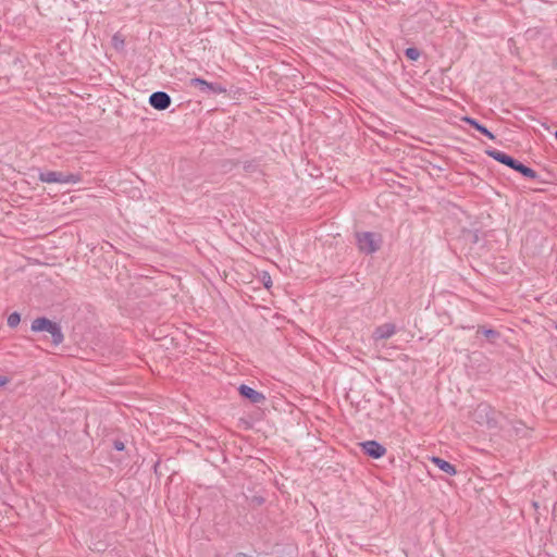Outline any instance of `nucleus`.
I'll return each instance as SVG.
<instances>
[{
    "label": "nucleus",
    "mask_w": 557,
    "mask_h": 557,
    "mask_svg": "<svg viewBox=\"0 0 557 557\" xmlns=\"http://www.w3.org/2000/svg\"><path fill=\"white\" fill-rule=\"evenodd\" d=\"M502 413L487 404H480L473 411V419L476 423L488 429H496L499 425Z\"/></svg>",
    "instance_id": "1"
},
{
    "label": "nucleus",
    "mask_w": 557,
    "mask_h": 557,
    "mask_svg": "<svg viewBox=\"0 0 557 557\" xmlns=\"http://www.w3.org/2000/svg\"><path fill=\"white\" fill-rule=\"evenodd\" d=\"M30 330L33 332H47L51 335L52 344L60 345L64 341L61 326L48 318L40 317L32 322Z\"/></svg>",
    "instance_id": "2"
},
{
    "label": "nucleus",
    "mask_w": 557,
    "mask_h": 557,
    "mask_svg": "<svg viewBox=\"0 0 557 557\" xmlns=\"http://www.w3.org/2000/svg\"><path fill=\"white\" fill-rule=\"evenodd\" d=\"M357 246L359 250L366 255L376 252L382 244V235L374 232H359L356 234Z\"/></svg>",
    "instance_id": "3"
},
{
    "label": "nucleus",
    "mask_w": 557,
    "mask_h": 557,
    "mask_svg": "<svg viewBox=\"0 0 557 557\" xmlns=\"http://www.w3.org/2000/svg\"><path fill=\"white\" fill-rule=\"evenodd\" d=\"M39 181L42 183H60V184H76L82 181V176L79 174L73 173H64L58 171H46L40 172L38 176Z\"/></svg>",
    "instance_id": "4"
},
{
    "label": "nucleus",
    "mask_w": 557,
    "mask_h": 557,
    "mask_svg": "<svg viewBox=\"0 0 557 557\" xmlns=\"http://www.w3.org/2000/svg\"><path fill=\"white\" fill-rule=\"evenodd\" d=\"M189 86L197 88L202 95H220L226 92V88L218 83H210L200 77H194L189 81Z\"/></svg>",
    "instance_id": "5"
},
{
    "label": "nucleus",
    "mask_w": 557,
    "mask_h": 557,
    "mask_svg": "<svg viewBox=\"0 0 557 557\" xmlns=\"http://www.w3.org/2000/svg\"><path fill=\"white\" fill-rule=\"evenodd\" d=\"M360 446L366 455L374 459H379L386 454V448L376 441H366Z\"/></svg>",
    "instance_id": "6"
},
{
    "label": "nucleus",
    "mask_w": 557,
    "mask_h": 557,
    "mask_svg": "<svg viewBox=\"0 0 557 557\" xmlns=\"http://www.w3.org/2000/svg\"><path fill=\"white\" fill-rule=\"evenodd\" d=\"M149 104L156 110H165L171 106V97L164 91H156L150 95Z\"/></svg>",
    "instance_id": "7"
},
{
    "label": "nucleus",
    "mask_w": 557,
    "mask_h": 557,
    "mask_svg": "<svg viewBox=\"0 0 557 557\" xmlns=\"http://www.w3.org/2000/svg\"><path fill=\"white\" fill-rule=\"evenodd\" d=\"M238 393L242 397L248 399L253 405L263 404L265 401V396L262 393L245 384H242L238 387Z\"/></svg>",
    "instance_id": "8"
},
{
    "label": "nucleus",
    "mask_w": 557,
    "mask_h": 557,
    "mask_svg": "<svg viewBox=\"0 0 557 557\" xmlns=\"http://www.w3.org/2000/svg\"><path fill=\"white\" fill-rule=\"evenodd\" d=\"M396 333V325L393 323H384L379 325L372 335L374 342H380L391 338Z\"/></svg>",
    "instance_id": "9"
},
{
    "label": "nucleus",
    "mask_w": 557,
    "mask_h": 557,
    "mask_svg": "<svg viewBox=\"0 0 557 557\" xmlns=\"http://www.w3.org/2000/svg\"><path fill=\"white\" fill-rule=\"evenodd\" d=\"M486 154L509 168L513 166V164L516 162L515 158H512V157L508 156L507 153H505L500 150H497V149H487Z\"/></svg>",
    "instance_id": "10"
},
{
    "label": "nucleus",
    "mask_w": 557,
    "mask_h": 557,
    "mask_svg": "<svg viewBox=\"0 0 557 557\" xmlns=\"http://www.w3.org/2000/svg\"><path fill=\"white\" fill-rule=\"evenodd\" d=\"M510 169L519 172L524 177H528L531 180H535L539 176L537 173L533 169L524 165L523 163L519 162L518 160H516L513 166H511Z\"/></svg>",
    "instance_id": "11"
},
{
    "label": "nucleus",
    "mask_w": 557,
    "mask_h": 557,
    "mask_svg": "<svg viewBox=\"0 0 557 557\" xmlns=\"http://www.w3.org/2000/svg\"><path fill=\"white\" fill-rule=\"evenodd\" d=\"M432 462L438 468L441 469L442 471H444L445 473L449 474V475H454L456 474V468L454 465H451L450 462L440 458V457H432Z\"/></svg>",
    "instance_id": "12"
},
{
    "label": "nucleus",
    "mask_w": 557,
    "mask_h": 557,
    "mask_svg": "<svg viewBox=\"0 0 557 557\" xmlns=\"http://www.w3.org/2000/svg\"><path fill=\"white\" fill-rule=\"evenodd\" d=\"M463 122L475 128L481 134L485 135L490 139H494L495 136L484 125L480 124L475 119L466 116L462 119Z\"/></svg>",
    "instance_id": "13"
},
{
    "label": "nucleus",
    "mask_w": 557,
    "mask_h": 557,
    "mask_svg": "<svg viewBox=\"0 0 557 557\" xmlns=\"http://www.w3.org/2000/svg\"><path fill=\"white\" fill-rule=\"evenodd\" d=\"M21 321V315L20 313L17 312H12L9 317H8V325L12 329L16 327L18 325Z\"/></svg>",
    "instance_id": "14"
},
{
    "label": "nucleus",
    "mask_w": 557,
    "mask_h": 557,
    "mask_svg": "<svg viewBox=\"0 0 557 557\" xmlns=\"http://www.w3.org/2000/svg\"><path fill=\"white\" fill-rule=\"evenodd\" d=\"M405 54L409 60L416 61L420 57V51L417 48L410 47L406 49Z\"/></svg>",
    "instance_id": "15"
},
{
    "label": "nucleus",
    "mask_w": 557,
    "mask_h": 557,
    "mask_svg": "<svg viewBox=\"0 0 557 557\" xmlns=\"http://www.w3.org/2000/svg\"><path fill=\"white\" fill-rule=\"evenodd\" d=\"M263 503H264V498L262 496L256 495L249 499V506H251L252 508L260 507L263 505Z\"/></svg>",
    "instance_id": "16"
},
{
    "label": "nucleus",
    "mask_w": 557,
    "mask_h": 557,
    "mask_svg": "<svg viewBox=\"0 0 557 557\" xmlns=\"http://www.w3.org/2000/svg\"><path fill=\"white\" fill-rule=\"evenodd\" d=\"M483 334L487 337V338H491V339H494L496 337L499 336L498 332L495 331V330H492V329H488V330H484L483 331Z\"/></svg>",
    "instance_id": "17"
},
{
    "label": "nucleus",
    "mask_w": 557,
    "mask_h": 557,
    "mask_svg": "<svg viewBox=\"0 0 557 557\" xmlns=\"http://www.w3.org/2000/svg\"><path fill=\"white\" fill-rule=\"evenodd\" d=\"M113 447L119 451H122L125 448L124 443L121 441H115Z\"/></svg>",
    "instance_id": "18"
},
{
    "label": "nucleus",
    "mask_w": 557,
    "mask_h": 557,
    "mask_svg": "<svg viewBox=\"0 0 557 557\" xmlns=\"http://www.w3.org/2000/svg\"><path fill=\"white\" fill-rule=\"evenodd\" d=\"M263 284L267 288L271 286V277L269 275H264L263 277Z\"/></svg>",
    "instance_id": "19"
},
{
    "label": "nucleus",
    "mask_w": 557,
    "mask_h": 557,
    "mask_svg": "<svg viewBox=\"0 0 557 557\" xmlns=\"http://www.w3.org/2000/svg\"><path fill=\"white\" fill-rule=\"evenodd\" d=\"M9 382L7 376L0 375V386H4Z\"/></svg>",
    "instance_id": "20"
},
{
    "label": "nucleus",
    "mask_w": 557,
    "mask_h": 557,
    "mask_svg": "<svg viewBox=\"0 0 557 557\" xmlns=\"http://www.w3.org/2000/svg\"><path fill=\"white\" fill-rule=\"evenodd\" d=\"M235 557H248V556L244 553H238Z\"/></svg>",
    "instance_id": "21"
},
{
    "label": "nucleus",
    "mask_w": 557,
    "mask_h": 557,
    "mask_svg": "<svg viewBox=\"0 0 557 557\" xmlns=\"http://www.w3.org/2000/svg\"><path fill=\"white\" fill-rule=\"evenodd\" d=\"M555 64L557 65V57H556V60H555Z\"/></svg>",
    "instance_id": "22"
},
{
    "label": "nucleus",
    "mask_w": 557,
    "mask_h": 557,
    "mask_svg": "<svg viewBox=\"0 0 557 557\" xmlns=\"http://www.w3.org/2000/svg\"><path fill=\"white\" fill-rule=\"evenodd\" d=\"M555 137L557 138V132L555 133Z\"/></svg>",
    "instance_id": "23"
}]
</instances>
